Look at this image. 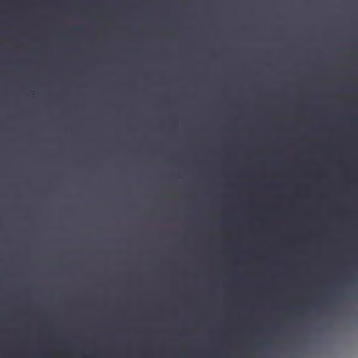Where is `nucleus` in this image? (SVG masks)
I'll list each match as a JSON object with an SVG mask.
<instances>
[{
    "mask_svg": "<svg viewBox=\"0 0 358 358\" xmlns=\"http://www.w3.org/2000/svg\"><path fill=\"white\" fill-rule=\"evenodd\" d=\"M77 29H78V31H81V30H82V28H81V27H78V28H77Z\"/></svg>",
    "mask_w": 358,
    "mask_h": 358,
    "instance_id": "f257e3e1",
    "label": "nucleus"
}]
</instances>
